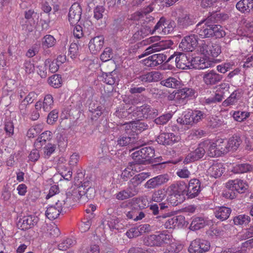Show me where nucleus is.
<instances>
[{"label":"nucleus","instance_id":"obj_21","mask_svg":"<svg viewBox=\"0 0 253 253\" xmlns=\"http://www.w3.org/2000/svg\"><path fill=\"white\" fill-rule=\"evenodd\" d=\"M176 15L177 16V24L181 28H186L187 27L192 25L193 21L190 15L186 12L183 11L182 9H177L175 11Z\"/></svg>","mask_w":253,"mask_h":253},{"label":"nucleus","instance_id":"obj_31","mask_svg":"<svg viewBox=\"0 0 253 253\" xmlns=\"http://www.w3.org/2000/svg\"><path fill=\"white\" fill-rule=\"evenodd\" d=\"M224 170L225 168L221 163H215L208 169L207 172L211 177L217 178L222 175Z\"/></svg>","mask_w":253,"mask_h":253},{"label":"nucleus","instance_id":"obj_30","mask_svg":"<svg viewBox=\"0 0 253 253\" xmlns=\"http://www.w3.org/2000/svg\"><path fill=\"white\" fill-rule=\"evenodd\" d=\"M236 8L242 13L253 11V0H240L236 4Z\"/></svg>","mask_w":253,"mask_h":253},{"label":"nucleus","instance_id":"obj_54","mask_svg":"<svg viewBox=\"0 0 253 253\" xmlns=\"http://www.w3.org/2000/svg\"><path fill=\"white\" fill-rule=\"evenodd\" d=\"M59 192V190L58 186L56 185H54L50 188L48 193L46 196V199H48L54 197V198L57 200V201L58 200H61L63 197H60V195H58Z\"/></svg>","mask_w":253,"mask_h":253},{"label":"nucleus","instance_id":"obj_56","mask_svg":"<svg viewBox=\"0 0 253 253\" xmlns=\"http://www.w3.org/2000/svg\"><path fill=\"white\" fill-rule=\"evenodd\" d=\"M34 63L33 60L29 59L25 61L23 68L27 74H31L34 73L35 67Z\"/></svg>","mask_w":253,"mask_h":253},{"label":"nucleus","instance_id":"obj_7","mask_svg":"<svg viewBox=\"0 0 253 253\" xmlns=\"http://www.w3.org/2000/svg\"><path fill=\"white\" fill-rule=\"evenodd\" d=\"M157 115V110L148 105L140 107L133 106V117L136 119L154 118Z\"/></svg>","mask_w":253,"mask_h":253},{"label":"nucleus","instance_id":"obj_6","mask_svg":"<svg viewBox=\"0 0 253 253\" xmlns=\"http://www.w3.org/2000/svg\"><path fill=\"white\" fill-rule=\"evenodd\" d=\"M171 241V236L163 231L158 234L150 235L145 238V244L147 246H161L168 244Z\"/></svg>","mask_w":253,"mask_h":253},{"label":"nucleus","instance_id":"obj_22","mask_svg":"<svg viewBox=\"0 0 253 253\" xmlns=\"http://www.w3.org/2000/svg\"><path fill=\"white\" fill-rule=\"evenodd\" d=\"M54 106V98L50 94H46L42 101H38L35 104L37 109H42L44 112L50 111Z\"/></svg>","mask_w":253,"mask_h":253},{"label":"nucleus","instance_id":"obj_42","mask_svg":"<svg viewBox=\"0 0 253 253\" xmlns=\"http://www.w3.org/2000/svg\"><path fill=\"white\" fill-rule=\"evenodd\" d=\"M206 224V220L203 217H197L193 219L189 228L191 230H197L204 227Z\"/></svg>","mask_w":253,"mask_h":253},{"label":"nucleus","instance_id":"obj_48","mask_svg":"<svg viewBox=\"0 0 253 253\" xmlns=\"http://www.w3.org/2000/svg\"><path fill=\"white\" fill-rule=\"evenodd\" d=\"M185 198L178 196L173 193L169 192V196L167 199L168 203L172 206H177L182 203Z\"/></svg>","mask_w":253,"mask_h":253},{"label":"nucleus","instance_id":"obj_63","mask_svg":"<svg viewBox=\"0 0 253 253\" xmlns=\"http://www.w3.org/2000/svg\"><path fill=\"white\" fill-rule=\"evenodd\" d=\"M58 118V111L56 109H54L50 111L48 114L46 122L49 125H53L56 122Z\"/></svg>","mask_w":253,"mask_h":253},{"label":"nucleus","instance_id":"obj_55","mask_svg":"<svg viewBox=\"0 0 253 253\" xmlns=\"http://www.w3.org/2000/svg\"><path fill=\"white\" fill-rule=\"evenodd\" d=\"M232 116L235 121L242 122L250 116V113L246 111H237L233 113Z\"/></svg>","mask_w":253,"mask_h":253},{"label":"nucleus","instance_id":"obj_26","mask_svg":"<svg viewBox=\"0 0 253 253\" xmlns=\"http://www.w3.org/2000/svg\"><path fill=\"white\" fill-rule=\"evenodd\" d=\"M184 223L185 217L183 215H179L167 219L164 226L167 229H174L182 226Z\"/></svg>","mask_w":253,"mask_h":253},{"label":"nucleus","instance_id":"obj_29","mask_svg":"<svg viewBox=\"0 0 253 253\" xmlns=\"http://www.w3.org/2000/svg\"><path fill=\"white\" fill-rule=\"evenodd\" d=\"M140 170V166L134 161L130 163L129 165L122 171L121 177L124 181H126L134 174L133 171L138 172Z\"/></svg>","mask_w":253,"mask_h":253},{"label":"nucleus","instance_id":"obj_58","mask_svg":"<svg viewBox=\"0 0 253 253\" xmlns=\"http://www.w3.org/2000/svg\"><path fill=\"white\" fill-rule=\"evenodd\" d=\"M113 57V50L110 47H106L100 55V59L103 62L109 61Z\"/></svg>","mask_w":253,"mask_h":253},{"label":"nucleus","instance_id":"obj_15","mask_svg":"<svg viewBox=\"0 0 253 253\" xmlns=\"http://www.w3.org/2000/svg\"><path fill=\"white\" fill-rule=\"evenodd\" d=\"M198 44L197 36L192 34L185 37L179 43V47L184 51H192Z\"/></svg>","mask_w":253,"mask_h":253},{"label":"nucleus","instance_id":"obj_14","mask_svg":"<svg viewBox=\"0 0 253 253\" xmlns=\"http://www.w3.org/2000/svg\"><path fill=\"white\" fill-rule=\"evenodd\" d=\"M210 243L207 240L196 239L191 242L189 247L190 253H202L208 251Z\"/></svg>","mask_w":253,"mask_h":253},{"label":"nucleus","instance_id":"obj_41","mask_svg":"<svg viewBox=\"0 0 253 253\" xmlns=\"http://www.w3.org/2000/svg\"><path fill=\"white\" fill-rule=\"evenodd\" d=\"M136 194V192L131 191L129 188L123 190L115 194L116 199L123 201L133 197Z\"/></svg>","mask_w":253,"mask_h":253},{"label":"nucleus","instance_id":"obj_27","mask_svg":"<svg viewBox=\"0 0 253 253\" xmlns=\"http://www.w3.org/2000/svg\"><path fill=\"white\" fill-rule=\"evenodd\" d=\"M187 189V186L185 182L179 181L170 185L168 190L169 192L173 193L176 194L178 197L180 196L185 198L184 195Z\"/></svg>","mask_w":253,"mask_h":253},{"label":"nucleus","instance_id":"obj_59","mask_svg":"<svg viewBox=\"0 0 253 253\" xmlns=\"http://www.w3.org/2000/svg\"><path fill=\"white\" fill-rule=\"evenodd\" d=\"M191 112L193 124L202 121L206 117L205 114L201 111L194 110H191Z\"/></svg>","mask_w":253,"mask_h":253},{"label":"nucleus","instance_id":"obj_64","mask_svg":"<svg viewBox=\"0 0 253 253\" xmlns=\"http://www.w3.org/2000/svg\"><path fill=\"white\" fill-rule=\"evenodd\" d=\"M245 32L243 33V36L252 38L253 37V22H248L246 23L244 28Z\"/></svg>","mask_w":253,"mask_h":253},{"label":"nucleus","instance_id":"obj_24","mask_svg":"<svg viewBox=\"0 0 253 253\" xmlns=\"http://www.w3.org/2000/svg\"><path fill=\"white\" fill-rule=\"evenodd\" d=\"M39 218L35 215L24 216L19 221L18 225L22 230H26L37 224Z\"/></svg>","mask_w":253,"mask_h":253},{"label":"nucleus","instance_id":"obj_45","mask_svg":"<svg viewBox=\"0 0 253 253\" xmlns=\"http://www.w3.org/2000/svg\"><path fill=\"white\" fill-rule=\"evenodd\" d=\"M56 42V39L50 35H46L42 39V45L43 48H51L55 45Z\"/></svg>","mask_w":253,"mask_h":253},{"label":"nucleus","instance_id":"obj_12","mask_svg":"<svg viewBox=\"0 0 253 253\" xmlns=\"http://www.w3.org/2000/svg\"><path fill=\"white\" fill-rule=\"evenodd\" d=\"M63 203V200H58L55 205L48 207L45 211L46 217L51 220L55 219L59 216L63 209H69L65 207Z\"/></svg>","mask_w":253,"mask_h":253},{"label":"nucleus","instance_id":"obj_49","mask_svg":"<svg viewBox=\"0 0 253 253\" xmlns=\"http://www.w3.org/2000/svg\"><path fill=\"white\" fill-rule=\"evenodd\" d=\"M48 83L51 86L58 88L61 86L62 83L61 76L58 74H54L48 78Z\"/></svg>","mask_w":253,"mask_h":253},{"label":"nucleus","instance_id":"obj_60","mask_svg":"<svg viewBox=\"0 0 253 253\" xmlns=\"http://www.w3.org/2000/svg\"><path fill=\"white\" fill-rule=\"evenodd\" d=\"M238 100L237 92L234 91L230 94L229 97L223 101V105L224 106L233 105L237 102Z\"/></svg>","mask_w":253,"mask_h":253},{"label":"nucleus","instance_id":"obj_33","mask_svg":"<svg viewBox=\"0 0 253 253\" xmlns=\"http://www.w3.org/2000/svg\"><path fill=\"white\" fill-rule=\"evenodd\" d=\"M136 138L134 134L129 135L126 132L119 136L117 139V144L120 146H126L135 143Z\"/></svg>","mask_w":253,"mask_h":253},{"label":"nucleus","instance_id":"obj_9","mask_svg":"<svg viewBox=\"0 0 253 253\" xmlns=\"http://www.w3.org/2000/svg\"><path fill=\"white\" fill-rule=\"evenodd\" d=\"M207 152V145L205 140L199 144L198 147L193 151H191L186 157L184 162L188 163L191 162L198 161L202 158Z\"/></svg>","mask_w":253,"mask_h":253},{"label":"nucleus","instance_id":"obj_18","mask_svg":"<svg viewBox=\"0 0 253 253\" xmlns=\"http://www.w3.org/2000/svg\"><path fill=\"white\" fill-rule=\"evenodd\" d=\"M195 91L190 88H183L178 90L174 95V98L176 102L180 105L184 104L190 97L194 95Z\"/></svg>","mask_w":253,"mask_h":253},{"label":"nucleus","instance_id":"obj_8","mask_svg":"<svg viewBox=\"0 0 253 253\" xmlns=\"http://www.w3.org/2000/svg\"><path fill=\"white\" fill-rule=\"evenodd\" d=\"M173 44V42L170 40H165L160 41L158 42L154 43L147 47L145 51L141 54L138 55L139 59H141L153 52L159 51L162 50L168 49Z\"/></svg>","mask_w":253,"mask_h":253},{"label":"nucleus","instance_id":"obj_5","mask_svg":"<svg viewBox=\"0 0 253 253\" xmlns=\"http://www.w3.org/2000/svg\"><path fill=\"white\" fill-rule=\"evenodd\" d=\"M83 190H84L83 184L68 191L66 196H63L61 199L64 201L63 205L64 206L70 208L75 201L79 200L84 196V193Z\"/></svg>","mask_w":253,"mask_h":253},{"label":"nucleus","instance_id":"obj_39","mask_svg":"<svg viewBox=\"0 0 253 253\" xmlns=\"http://www.w3.org/2000/svg\"><path fill=\"white\" fill-rule=\"evenodd\" d=\"M52 133L49 130L42 132L35 142V146L37 148H40L43 144H44L47 140L51 139Z\"/></svg>","mask_w":253,"mask_h":253},{"label":"nucleus","instance_id":"obj_19","mask_svg":"<svg viewBox=\"0 0 253 253\" xmlns=\"http://www.w3.org/2000/svg\"><path fill=\"white\" fill-rule=\"evenodd\" d=\"M226 187L232 191H236L239 193H243L247 189L248 185L246 181L237 178L228 180L226 183Z\"/></svg>","mask_w":253,"mask_h":253},{"label":"nucleus","instance_id":"obj_11","mask_svg":"<svg viewBox=\"0 0 253 253\" xmlns=\"http://www.w3.org/2000/svg\"><path fill=\"white\" fill-rule=\"evenodd\" d=\"M202 79L207 86L211 87L220 82L223 79V76L218 74L214 70H211L203 73Z\"/></svg>","mask_w":253,"mask_h":253},{"label":"nucleus","instance_id":"obj_46","mask_svg":"<svg viewBox=\"0 0 253 253\" xmlns=\"http://www.w3.org/2000/svg\"><path fill=\"white\" fill-rule=\"evenodd\" d=\"M43 129L42 124H37L31 126L28 130L27 136L29 138L36 137Z\"/></svg>","mask_w":253,"mask_h":253},{"label":"nucleus","instance_id":"obj_3","mask_svg":"<svg viewBox=\"0 0 253 253\" xmlns=\"http://www.w3.org/2000/svg\"><path fill=\"white\" fill-rule=\"evenodd\" d=\"M167 132L161 133L156 139V141L160 144L164 145H170L178 142L180 137L170 130L175 131L178 130V127L174 125H169L167 128Z\"/></svg>","mask_w":253,"mask_h":253},{"label":"nucleus","instance_id":"obj_20","mask_svg":"<svg viewBox=\"0 0 253 253\" xmlns=\"http://www.w3.org/2000/svg\"><path fill=\"white\" fill-rule=\"evenodd\" d=\"M167 56L161 53L154 54L142 61V64L147 67H155L166 60Z\"/></svg>","mask_w":253,"mask_h":253},{"label":"nucleus","instance_id":"obj_47","mask_svg":"<svg viewBox=\"0 0 253 253\" xmlns=\"http://www.w3.org/2000/svg\"><path fill=\"white\" fill-rule=\"evenodd\" d=\"M132 131L136 133H139L148 128V125L140 121L132 122Z\"/></svg>","mask_w":253,"mask_h":253},{"label":"nucleus","instance_id":"obj_16","mask_svg":"<svg viewBox=\"0 0 253 253\" xmlns=\"http://www.w3.org/2000/svg\"><path fill=\"white\" fill-rule=\"evenodd\" d=\"M82 8L78 2L74 3L70 8L68 15V21L71 25L74 26L78 24L81 19Z\"/></svg>","mask_w":253,"mask_h":253},{"label":"nucleus","instance_id":"obj_37","mask_svg":"<svg viewBox=\"0 0 253 253\" xmlns=\"http://www.w3.org/2000/svg\"><path fill=\"white\" fill-rule=\"evenodd\" d=\"M241 142L240 137L238 136H233L230 138L227 141H225L226 147L228 149V152L231 150H236Z\"/></svg>","mask_w":253,"mask_h":253},{"label":"nucleus","instance_id":"obj_17","mask_svg":"<svg viewBox=\"0 0 253 253\" xmlns=\"http://www.w3.org/2000/svg\"><path fill=\"white\" fill-rule=\"evenodd\" d=\"M200 52L205 56L217 57L221 53V46L216 43L209 42L202 43L200 47Z\"/></svg>","mask_w":253,"mask_h":253},{"label":"nucleus","instance_id":"obj_28","mask_svg":"<svg viewBox=\"0 0 253 253\" xmlns=\"http://www.w3.org/2000/svg\"><path fill=\"white\" fill-rule=\"evenodd\" d=\"M201 183L197 179H191L189 182L187 196L192 199L197 196L201 191Z\"/></svg>","mask_w":253,"mask_h":253},{"label":"nucleus","instance_id":"obj_35","mask_svg":"<svg viewBox=\"0 0 253 253\" xmlns=\"http://www.w3.org/2000/svg\"><path fill=\"white\" fill-rule=\"evenodd\" d=\"M231 210L230 208L226 207H220L217 208L215 211L214 214L215 217L217 219H219L221 221L227 219L230 213Z\"/></svg>","mask_w":253,"mask_h":253},{"label":"nucleus","instance_id":"obj_36","mask_svg":"<svg viewBox=\"0 0 253 253\" xmlns=\"http://www.w3.org/2000/svg\"><path fill=\"white\" fill-rule=\"evenodd\" d=\"M103 107L98 104H90L89 111L91 113V118L92 120H97L102 114Z\"/></svg>","mask_w":253,"mask_h":253},{"label":"nucleus","instance_id":"obj_44","mask_svg":"<svg viewBox=\"0 0 253 253\" xmlns=\"http://www.w3.org/2000/svg\"><path fill=\"white\" fill-rule=\"evenodd\" d=\"M180 82L179 78L169 77L161 81V84L166 87L174 88L180 85Z\"/></svg>","mask_w":253,"mask_h":253},{"label":"nucleus","instance_id":"obj_43","mask_svg":"<svg viewBox=\"0 0 253 253\" xmlns=\"http://www.w3.org/2000/svg\"><path fill=\"white\" fill-rule=\"evenodd\" d=\"M233 171L237 173H243L253 171V166L249 164L236 165L233 168Z\"/></svg>","mask_w":253,"mask_h":253},{"label":"nucleus","instance_id":"obj_52","mask_svg":"<svg viewBox=\"0 0 253 253\" xmlns=\"http://www.w3.org/2000/svg\"><path fill=\"white\" fill-rule=\"evenodd\" d=\"M166 195L167 192L164 189H159L153 193L152 196V200L155 202L160 203L166 198Z\"/></svg>","mask_w":253,"mask_h":253},{"label":"nucleus","instance_id":"obj_13","mask_svg":"<svg viewBox=\"0 0 253 253\" xmlns=\"http://www.w3.org/2000/svg\"><path fill=\"white\" fill-rule=\"evenodd\" d=\"M175 27L173 21H167L164 17H161L154 27V30L162 35H168L171 33Z\"/></svg>","mask_w":253,"mask_h":253},{"label":"nucleus","instance_id":"obj_32","mask_svg":"<svg viewBox=\"0 0 253 253\" xmlns=\"http://www.w3.org/2000/svg\"><path fill=\"white\" fill-rule=\"evenodd\" d=\"M161 74L158 71H153L142 75L138 79L142 82H158L161 79Z\"/></svg>","mask_w":253,"mask_h":253},{"label":"nucleus","instance_id":"obj_61","mask_svg":"<svg viewBox=\"0 0 253 253\" xmlns=\"http://www.w3.org/2000/svg\"><path fill=\"white\" fill-rule=\"evenodd\" d=\"M212 66V63L209 59L201 57V60H199L198 65H196V68L197 69H204Z\"/></svg>","mask_w":253,"mask_h":253},{"label":"nucleus","instance_id":"obj_51","mask_svg":"<svg viewBox=\"0 0 253 253\" xmlns=\"http://www.w3.org/2000/svg\"><path fill=\"white\" fill-rule=\"evenodd\" d=\"M251 221L250 217L246 214H240L234 218L233 221L237 225H246Z\"/></svg>","mask_w":253,"mask_h":253},{"label":"nucleus","instance_id":"obj_53","mask_svg":"<svg viewBox=\"0 0 253 253\" xmlns=\"http://www.w3.org/2000/svg\"><path fill=\"white\" fill-rule=\"evenodd\" d=\"M89 183L88 182H84L83 184L84 190L83 191L84 193V196L88 199H92L94 198L95 195V188L89 186Z\"/></svg>","mask_w":253,"mask_h":253},{"label":"nucleus","instance_id":"obj_1","mask_svg":"<svg viewBox=\"0 0 253 253\" xmlns=\"http://www.w3.org/2000/svg\"><path fill=\"white\" fill-rule=\"evenodd\" d=\"M196 32L202 38L214 37L219 39L225 36L222 27L215 25L210 21L209 19L199 22L196 26Z\"/></svg>","mask_w":253,"mask_h":253},{"label":"nucleus","instance_id":"obj_38","mask_svg":"<svg viewBox=\"0 0 253 253\" xmlns=\"http://www.w3.org/2000/svg\"><path fill=\"white\" fill-rule=\"evenodd\" d=\"M116 116L119 118L132 119L133 116V107H130L127 110L124 107L118 108L115 112Z\"/></svg>","mask_w":253,"mask_h":253},{"label":"nucleus","instance_id":"obj_50","mask_svg":"<svg viewBox=\"0 0 253 253\" xmlns=\"http://www.w3.org/2000/svg\"><path fill=\"white\" fill-rule=\"evenodd\" d=\"M58 169L60 171L61 176L64 179L70 181L72 176V170L71 168H69L63 165H58Z\"/></svg>","mask_w":253,"mask_h":253},{"label":"nucleus","instance_id":"obj_23","mask_svg":"<svg viewBox=\"0 0 253 253\" xmlns=\"http://www.w3.org/2000/svg\"><path fill=\"white\" fill-rule=\"evenodd\" d=\"M169 180L168 174H160L148 180L145 184L144 186L147 189H154L167 183Z\"/></svg>","mask_w":253,"mask_h":253},{"label":"nucleus","instance_id":"obj_57","mask_svg":"<svg viewBox=\"0 0 253 253\" xmlns=\"http://www.w3.org/2000/svg\"><path fill=\"white\" fill-rule=\"evenodd\" d=\"M102 77L103 82L109 85L114 84L117 80V78L114 76L113 72L104 73L103 74Z\"/></svg>","mask_w":253,"mask_h":253},{"label":"nucleus","instance_id":"obj_10","mask_svg":"<svg viewBox=\"0 0 253 253\" xmlns=\"http://www.w3.org/2000/svg\"><path fill=\"white\" fill-rule=\"evenodd\" d=\"M175 58V64L177 68L181 69H187L189 68V57H188L185 54L182 52H174L166 61L167 62H170L173 60Z\"/></svg>","mask_w":253,"mask_h":253},{"label":"nucleus","instance_id":"obj_4","mask_svg":"<svg viewBox=\"0 0 253 253\" xmlns=\"http://www.w3.org/2000/svg\"><path fill=\"white\" fill-rule=\"evenodd\" d=\"M132 158L139 166L150 161L155 156L154 149L151 147H145L133 152Z\"/></svg>","mask_w":253,"mask_h":253},{"label":"nucleus","instance_id":"obj_40","mask_svg":"<svg viewBox=\"0 0 253 253\" xmlns=\"http://www.w3.org/2000/svg\"><path fill=\"white\" fill-rule=\"evenodd\" d=\"M150 176L149 172H141L135 175L129 181L134 187H136L140 184L147 178Z\"/></svg>","mask_w":253,"mask_h":253},{"label":"nucleus","instance_id":"obj_25","mask_svg":"<svg viewBox=\"0 0 253 253\" xmlns=\"http://www.w3.org/2000/svg\"><path fill=\"white\" fill-rule=\"evenodd\" d=\"M104 38L102 36H96L91 39L88 43V48L92 54H96L102 48Z\"/></svg>","mask_w":253,"mask_h":253},{"label":"nucleus","instance_id":"obj_62","mask_svg":"<svg viewBox=\"0 0 253 253\" xmlns=\"http://www.w3.org/2000/svg\"><path fill=\"white\" fill-rule=\"evenodd\" d=\"M45 65H49V70L52 73H56L59 69L60 65L55 60L51 61L47 59L45 61Z\"/></svg>","mask_w":253,"mask_h":253},{"label":"nucleus","instance_id":"obj_34","mask_svg":"<svg viewBox=\"0 0 253 253\" xmlns=\"http://www.w3.org/2000/svg\"><path fill=\"white\" fill-rule=\"evenodd\" d=\"M41 230L43 233L48 234L53 237H58L60 235V230L55 224L43 223Z\"/></svg>","mask_w":253,"mask_h":253},{"label":"nucleus","instance_id":"obj_2","mask_svg":"<svg viewBox=\"0 0 253 253\" xmlns=\"http://www.w3.org/2000/svg\"><path fill=\"white\" fill-rule=\"evenodd\" d=\"M207 145V152L211 157H217L228 153L226 147L225 140L220 138L215 141L205 140Z\"/></svg>","mask_w":253,"mask_h":253}]
</instances>
